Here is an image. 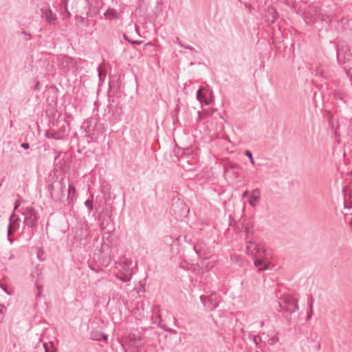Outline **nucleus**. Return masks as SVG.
<instances>
[{
	"mask_svg": "<svg viewBox=\"0 0 352 352\" xmlns=\"http://www.w3.org/2000/svg\"><path fill=\"white\" fill-rule=\"evenodd\" d=\"M43 346L45 352H54V346L52 343H44Z\"/></svg>",
	"mask_w": 352,
	"mask_h": 352,
	"instance_id": "a878e982",
	"label": "nucleus"
},
{
	"mask_svg": "<svg viewBox=\"0 0 352 352\" xmlns=\"http://www.w3.org/2000/svg\"><path fill=\"white\" fill-rule=\"evenodd\" d=\"M153 322L157 324L161 328L164 329L166 331H170V329L166 328L165 325L161 324L162 318L160 315H158L155 317H153L152 318Z\"/></svg>",
	"mask_w": 352,
	"mask_h": 352,
	"instance_id": "a211bd4d",
	"label": "nucleus"
},
{
	"mask_svg": "<svg viewBox=\"0 0 352 352\" xmlns=\"http://www.w3.org/2000/svg\"><path fill=\"white\" fill-rule=\"evenodd\" d=\"M79 19V21L80 23H83L85 20V17H82V16H79L78 17Z\"/></svg>",
	"mask_w": 352,
	"mask_h": 352,
	"instance_id": "79ce46f5",
	"label": "nucleus"
},
{
	"mask_svg": "<svg viewBox=\"0 0 352 352\" xmlns=\"http://www.w3.org/2000/svg\"><path fill=\"white\" fill-rule=\"evenodd\" d=\"M245 156H247L250 159V162L252 163V164L254 165V160L252 152L250 151H249V150H246L245 151Z\"/></svg>",
	"mask_w": 352,
	"mask_h": 352,
	"instance_id": "7c9ffc66",
	"label": "nucleus"
},
{
	"mask_svg": "<svg viewBox=\"0 0 352 352\" xmlns=\"http://www.w3.org/2000/svg\"><path fill=\"white\" fill-rule=\"evenodd\" d=\"M315 14L317 17L323 21L331 23V21L333 20V16L332 15L324 13L320 10H316Z\"/></svg>",
	"mask_w": 352,
	"mask_h": 352,
	"instance_id": "2eb2a0df",
	"label": "nucleus"
},
{
	"mask_svg": "<svg viewBox=\"0 0 352 352\" xmlns=\"http://www.w3.org/2000/svg\"><path fill=\"white\" fill-rule=\"evenodd\" d=\"M9 221L8 236L11 235L13 232L19 228L21 219L13 212L9 218Z\"/></svg>",
	"mask_w": 352,
	"mask_h": 352,
	"instance_id": "1a4fd4ad",
	"label": "nucleus"
},
{
	"mask_svg": "<svg viewBox=\"0 0 352 352\" xmlns=\"http://www.w3.org/2000/svg\"><path fill=\"white\" fill-rule=\"evenodd\" d=\"M316 74L320 76L321 77L327 78L328 76L327 74H325L322 66L318 67L316 69Z\"/></svg>",
	"mask_w": 352,
	"mask_h": 352,
	"instance_id": "5701e85b",
	"label": "nucleus"
},
{
	"mask_svg": "<svg viewBox=\"0 0 352 352\" xmlns=\"http://www.w3.org/2000/svg\"><path fill=\"white\" fill-rule=\"evenodd\" d=\"M104 15L107 19L112 20L117 17V12L114 9L109 8Z\"/></svg>",
	"mask_w": 352,
	"mask_h": 352,
	"instance_id": "f3484780",
	"label": "nucleus"
},
{
	"mask_svg": "<svg viewBox=\"0 0 352 352\" xmlns=\"http://www.w3.org/2000/svg\"><path fill=\"white\" fill-rule=\"evenodd\" d=\"M224 170H225V172L227 171V168L226 167L224 168Z\"/></svg>",
	"mask_w": 352,
	"mask_h": 352,
	"instance_id": "6e6d98bb",
	"label": "nucleus"
},
{
	"mask_svg": "<svg viewBox=\"0 0 352 352\" xmlns=\"http://www.w3.org/2000/svg\"><path fill=\"white\" fill-rule=\"evenodd\" d=\"M76 192V190L74 186L72 184H69L68 188V198H71V199L72 200Z\"/></svg>",
	"mask_w": 352,
	"mask_h": 352,
	"instance_id": "412c9836",
	"label": "nucleus"
},
{
	"mask_svg": "<svg viewBox=\"0 0 352 352\" xmlns=\"http://www.w3.org/2000/svg\"><path fill=\"white\" fill-rule=\"evenodd\" d=\"M148 45H153V44L151 43H147L145 44V47L148 46Z\"/></svg>",
	"mask_w": 352,
	"mask_h": 352,
	"instance_id": "3c124183",
	"label": "nucleus"
},
{
	"mask_svg": "<svg viewBox=\"0 0 352 352\" xmlns=\"http://www.w3.org/2000/svg\"><path fill=\"white\" fill-rule=\"evenodd\" d=\"M269 14L271 16L272 19H269L268 20L270 21L271 23H275V21L277 20L278 17V12L274 8H272L269 11Z\"/></svg>",
	"mask_w": 352,
	"mask_h": 352,
	"instance_id": "aec40b11",
	"label": "nucleus"
},
{
	"mask_svg": "<svg viewBox=\"0 0 352 352\" xmlns=\"http://www.w3.org/2000/svg\"><path fill=\"white\" fill-rule=\"evenodd\" d=\"M254 265L256 267H258L259 271H263L268 269V264L267 263H265L261 258H255Z\"/></svg>",
	"mask_w": 352,
	"mask_h": 352,
	"instance_id": "dca6fc26",
	"label": "nucleus"
},
{
	"mask_svg": "<svg viewBox=\"0 0 352 352\" xmlns=\"http://www.w3.org/2000/svg\"><path fill=\"white\" fill-rule=\"evenodd\" d=\"M194 250L196 252V253H197V254L198 255L199 257H202L203 256L204 254L201 252L200 244H196L194 246Z\"/></svg>",
	"mask_w": 352,
	"mask_h": 352,
	"instance_id": "c85d7f7f",
	"label": "nucleus"
},
{
	"mask_svg": "<svg viewBox=\"0 0 352 352\" xmlns=\"http://www.w3.org/2000/svg\"><path fill=\"white\" fill-rule=\"evenodd\" d=\"M245 6L246 8H248V9H250L252 8V5L250 3H245Z\"/></svg>",
	"mask_w": 352,
	"mask_h": 352,
	"instance_id": "37998d69",
	"label": "nucleus"
},
{
	"mask_svg": "<svg viewBox=\"0 0 352 352\" xmlns=\"http://www.w3.org/2000/svg\"><path fill=\"white\" fill-rule=\"evenodd\" d=\"M124 272L120 270L116 276L118 279L126 283L131 280L133 274V270L129 267L127 269L124 268Z\"/></svg>",
	"mask_w": 352,
	"mask_h": 352,
	"instance_id": "9b49d317",
	"label": "nucleus"
},
{
	"mask_svg": "<svg viewBox=\"0 0 352 352\" xmlns=\"http://www.w3.org/2000/svg\"><path fill=\"white\" fill-rule=\"evenodd\" d=\"M313 304H314V299L311 297V302L309 303V311L307 313V320H310L311 318L312 317V314H313Z\"/></svg>",
	"mask_w": 352,
	"mask_h": 352,
	"instance_id": "393cba45",
	"label": "nucleus"
},
{
	"mask_svg": "<svg viewBox=\"0 0 352 352\" xmlns=\"http://www.w3.org/2000/svg\"><path fill=\"white\" fill-rule=\"evenodd\" d=\"M65 186L62 182L52 184L50 188V192L53 199L60 200L63 197V189Z\"/></svg>",
	"mask_w": 352,
	"mask_h": 352,
	"instance_id": "423d86ee",
	"label": "nucleus"
},
{
	"mask_svg": "<svg viewBox=\"0 0 352 352\" xmlns=\"http://www.w3.org/2000/svg\"><path fill=\"white\" fill-rule=\"evenodd\" d=\"M297 302L296 298L287 294L279 298L278 305L280 311L292 314L298 309Z\"/></svg>",
	"mask_w": 352,
	"mask_h": 352,
	"instance_id": "f257e3e1",
	"label": "nucleus"
},
{
	"mask_svg": "<svg viewBox=\"0 0 352 352\" xmlns=\"http://www.w3.org/2000/svg\"><path fill=\"white\" fill-rule=\"evenodd\" d=\"M337 60L342 67L352 65V52L348 45H342L338 48Z\"/></svg>",
	"mask_w": 352,
	"mask_h": 352,
	"instance_id": "7ed1b4c3",
	"label": "nucleus"
},
{
	"mask_svg": "<svg viewBox=\"0 0 352 352\" xmlns=\"http://www.w3.org/2000/svg\"><path fill=\"white\" fill-rule=\"evenodd\" d=\"M209 264H210V263H208V264H207V265H206V267H210V268H211V267H213V265H210V266H209Z\"/></svg>",
	"mask_w": 352,
	"mask_h": 352,
	"instance_id": "09e8293b",
	"label": "nucleus"
},
{
	"mask_svg": "<svg viewBox=\"0 0 352 352\" xmlns=\"http://www.w3.org/2000/svg\"><path fill=\"white\" fill-rule=\"evenodd\" d=\"M239 166V165L236 164V163H232L230 164V168H232V169H235V168H237Z\"/></svg>",
	"mask_w": 352,
	"mask_h": 352,
	"instance_id": "4c0bfd02",
	"label": "nucleus"
},
{
	"mask_svg": "<svg viewBox=\"0 0 352 352\" xmlns=\"http://www.w3.org/2000/svg\"><path fill=\"white\" fill-rule=\"evenodd\" d=\"M124 263L125 265L129 266V265L131 264V261H130V260L124 261Z\"/></svg>",
	"mask_w": 352,
	"mask_h": 352,
	"instance_id": "58836bf2",
	"label": "nucleus"
},
{
	"mask_svg": "<svg viewBox=\"0 0 352 352\" xmlns=\"http://www.w3.org/2000/svg\"><path fill=\"white\" fill-rule=\"evenodd\" d=\"M239 1H241V0H238Z\"/></svg>",
	"mask_w": 352,
	"mask_h": 352,
	"instance_id": "13d9d810",
	"label": "nucleus"
},
{
	"mask_svg": "<svg viewBox=\"0 0 352 352\" xmlns=\"http://www.w3.org/2000/svg\"><path fill=\"white\" fill-rule=\"evenodd\" d=\"M284 1H285H285H288V0H284Z\"/></svg>",
	"mask_w": 352,
	"mask_h": 352,
	"instance_id": "4d7b16f0",
	"label": "nucleus"
},
{
	"mask_svg": "<svg viewBox=\"0 0 352 352\" xmlns=\"http://www.w3.org/2000/svg\"><path fill=\"white\" fill-rule=\"evenodd\" d=\"M197 98L199 100H202V91L201 89H198L197 91Z\"/></svg>",
	"mask_w": 352,
	"mask_h": 352,
	"instance_id": "72a5a7b5",
	"label": "nucleus"
},
{
	"mask_svg": "<svg viewBox=\"0 0 352 352\" xmlns=\"http://www.w3.org/2000/svg\"><path fill=\"white\" fill-rule=\"evenodd\" d=\"M248 194H249L248 190H245V191H244V192H243L242 197H243V198H244V197H247V196L248 195Z\"/></svg>",
	"mask_w": 352,
	"mask_h": 352,
	"instance_id": "ea45409f",
	"label": "nucleus"
},
{
	"mask_svg": "<svg viewBox=\"0 0 352 352\" xmlns=\"http://www.w3.org/2000/svg\"><path fill=\"white\" fill-rule=\"evenodd\" d=\"M341 26L342 31L352 30V19L343 17L338 21Z\"/></svg>",
	"mask_w": 352,
	"mask_h": 352,
	"instance_id": "f8f14e48",
	"label": "nucleus"
},
{
	"mask_svg": "<svg viewBox=\"0 0 352 352\" xmlns=\"http://www.w3.org/2000/svg\"><path fill=\"white\" fill-rule=\"evenodd\" d=\"M216 297L213 295H211L210 296H201V300L204 305V306L206 307L207 310L212 311L214 309L218 304L216 301H214L215 300Z\"/></svg>",
	"mask_w": 352,
	"mask_h": 352,
	"instance_id": "6e6552de",
	"label": "nucleus"
},
{
	"mask_svg": "<svg viewBox=\"0 0 352 352\" xmlns=\"http://www.w3.org/2000/svg\"><path fill=\"white\" fill-rule=\"evenodd\" d=\"M98 10H96V11L94 12V15H95V14H98Z\"/></svg>",
	"mask_w": 352,
	"mask_h": 352,
	"instance_id": "603ef678",
	"label": "nucleus"
},
{
	"mask_svg": "<svg viewBox=\"0 0 352 352\" xmlns=\"http://www.w3.org/2000/svg\"><path fill=\"white\" fill-rule=\"evenodd\" d=\"M261 192L258 188H255L252 190L250 196L249 204L252 206H255L256 204L260 201Z\"/></svg>",
	"mask_w": 352,
	"mask_h": 352,
	"instance_id": "ddd939ff",
	"label": "nucleus"
},
{
	"mask_svg": "<svg viewBox=\"0 0 352 352\" xmlns=\"http://www.w3.org/2000/svg\"><path fill=\"white\" fill-rule=\"evenodd\" d=\"M90 12H91V11L88 12L87 13V16H93V14H90Z\"/></svg>",
	"mask_w": 352,
	"mask_h": 352,
	"instance_id": "8fccbe9b",
	"label": "nucleus"
},
{
	"mask_svg": "<svg viewBox=\"0 0 352 352\" xmlns=\"http://www.w3.org/2000/svg\"><path fill=\"white\" fill-rule=\"evenodd\" d=\"M179 38H177V42H178V43L181 45V46H183V45L181 44V42L179 41Z\"/></svg>",
	"mask_w": 352,
	"mask_h": 352,
	"instance_id": "de8ad7c7",
	"label": "nucleus"
},
{
	"mask_svg": "<svg viewBox=\"0 0 352 352\" xmlns=\"http://www.w3.org/2000/svg\"><path fill=\"white\" fill-rule=\"evenodd\" d=\"M42 254H40V252H38V257L40 260L43 261L44 258H42Z\"/></svg>",
	"mask_w": 352,
	"mask_h": 352,
	"instance_id": "c03bdc74",
	"label": "nucleus"
},
{
	"mask_svg": "<svg viewBox=\"0 0 352 352\" xmlns=\"http://www.w3.org/2000/svg\"><path fill=\"white\" fill-rule=\"evenodd\" d=\"M247 253L249 254H254V250H256V252L258 251V250L256 248V245H254L250 242V244L247 245L246 247Z\"/></svg>",
	"mask_w": 352,
	"mask_h": 352,
	"instance_id": "4be33fe9",
	"label": "nucleus"
},
{
	"mask_svg": "<svg viewBox=\"0 0 352 352\" xmlns=\"http://www.w3.org/2000/svg\"><path fill=\"white\" fill-rule=\"evenodd\" d=\"M127 340L132 345L142 346L144 344V339L139 333H129Z\"/></svg>",
	"mask_w": 352,
	"mask_h": 352,
	"instance_id": "9d476101",
	"label": "nucleus"
},
{
	"mask_svg": "<svg viewBox=\"0 0 352 352\" xmlns=\"http://www.w3.org/2000/svg\"><path fill=\"white\" fill-rule=\"evenodd\" d=\"M256 339H257V336H254V338H253V341H254V342L255 343V344H256V345H257V344H258V342H257V340H256Z\"/></svg>",
	"mask_w": 352,
	"mask_h": 352,
	"instance_id": "a18cd8bd",
	"label": "nucleus"
},
{
	"mask_svg": "<svg viewBox=\"0 0 352 352\" xmlns=\"http://www.w3.org/2000/svg\"><path fill=\"white\" fill-rule=\"evenodd\" d=\"M109 87H110V88H111V87H112V82H109Z\"/></svg>",
	"mask_w": 352,
	"mask_h": 352,
	"instance_id": "864d4df0",
	"label": "nucleus"
},
{
	"mask_svg": "<svg viewBox=\"0 0 352 352\" xmlns=\"http://www.w3.org/2000/svg\"><path fill=\"white\" fill-rule=\"evenodd\" d=\"M21 205V202L19 200H16L15 201V203H14V211L13 212L14 213V211L20 206Z\"/></svg>",
	"mask_w": 352,
	"mask_h": 352,
	"instance_id": "f704fd0d",
	"label": "nucleus"
},
{
	"mask_svg": "<svg viewBox=\"0 0 352 352\" xmlns=\"http://www.w3.org/2000/svg\"><path fill=\"white\" fill-rule=\"evenodd\" d=\"M21 146L24 149H28L30 148V145L28 143H22L21 144Z\"/></svg>",
	"mask_w": 352,
	"mask_h": 352,
	"instance_id": "e433bc0d",
	"label": "nucleus"
},
{
	"mask_svg": "<svg viewBox=\"0 0 352 352\" xmlns=\"http://www.w3.org/2000/svg\"><path fill=\"white\" fill-rule=\"evenodd\" d=\"M85 205L88 208L89 212H91L93 210V201L91 199H87L85 202Z\"/></svg>",
	"mask_w": 352,
	"mask_h": 352,
	"instance_id": "c756f323",
	"label": "nucleus"
},
{
	"mask_svg": "<svg viewBox=\"0 0 352 352\" xmlns=\"http://www.w3.org/2000/svg\"><path fill=\"white\" fill-rule=\"evenodd\" d=\"M42 288H43L42 286L37 285V290H38V293H37V295H36L37 297H41V296Z\"/></svg>",
	"mask_w": 352,
	"mask_h": 352,
	"instance_id": "c9c22d12",
	"label": "nucleus"
},
{
	"mask_svg": "<svg viewBox=\"0 0 352 352\" xmlns=\"http://www.w3.org/2000/svg\"><path fill=\"white\" fill-rule=\"evenodd\" d=\"M98 72V76L100 80H104L106 77V72L102 70V67L99 65L97 68Z\"/></svg>",
	"mask_w": 352,
	"mask_h": 352,
	"instance_id": "cd10ccee",
	"label": "nucleus"
},
{
	"mask_svg": "<svg viewBox=\"0 0 352 352\" xmlns=\"http://www.w3.org/2000/svg\"><path fill=\"white\" fill-rule=\"evenodd\" d=\"M47 137L49 138L54 139V140H60V139H62V138L60 137L58 133H52L50 135H47Z\"/></svg>",
	"mask_w": 352,
	"mask_h": 352,
	"instance_id": "473e14b6",
	"label": "nucleus"
},
{
	"mask_svg": "<svg viewBox=\"0 0 352 352\" xmlns=\"http://www.w3.org/2000/svg\"><path fill=\"white\" fill-rule=\"evenodd\" d=\"M6 311V307L3 305H0V322L3 321Z\"/></svg>",
	"mask_w": 352,
	"mask_h": 352,
	"instance_id": "b1692460",
	"label": "nucleus"
},
{
	"mask_svg": "<svg viewBox=\"0 0 352 352\" xmlns=\"http://www.w3.org/2000/svg\"><path fill=\"white\" fill-rule=\"evenodd\" d=\"M124 38L132 45H140L142 43V41H133L130 39L125 34H123Z\"/></svg>",
	"mask_w": 352,
	"mask_h": 352,
	"instance_id": "bb28decb",
	"label": "nucleus"
},
{
	"mask_svg": "<svg viewBox=\"0 0 352 352\" xmlns=\"http://www.w3.org/2000/svg\"><path fill=\"white\" fill-rule=\"evenodd\" d=\"M38 87H39V82H37V83L36 84V85L34 87V89H38Z\"/></svg>",
	"mask_w": 352,
	"mask_h": 352,
	"instance_id": "49530a36",
	"label": "nucleus"
},
{
	"mask_svg": "<svg viewBox=\"0 0 352 352\" xmlns=\"http://www.w3.org/2000/svg\"><path fill=\"white\" fill-rule=\"evenodd\" d=\"M170 212L176 219H182L183 217H186L189 212V208L183 200L177 199L172 203Z\"/></svg>",
	"mask_w": 352,
	"mask_h": 352,
	"instance_id": "f03ea898",
	"label": "nucleus"
},
{
	"mask_svg": "<svg viewBox=\"0 0 352 352\" xmlns=\"http://www.w3.org/2000/svg\"><path fill=\"white\" fill-rule=\"evenodd\" d=\"M182 47H185L186 49H188L190 50H193L194 48L190 45H183Z\"/></svg>",
	"mask_w": 352,
	"mask_h": 352,
	"instance_id": "a19ab883",
	"label": "nucleus"
},
{
	"mask_svg": "<svg viewBox=\"0 0 352 352\" xmlns=\"http://www.w3.org/2000/svg\"><path fill=\"white\" fill-rule=\"evenodd\" d=\"M189 263L186 262V261H183L180 263L179 267L184 270H189L188 267Z\"/></svg>",
	"mask_w": 352,
	"mask_h": 352,
	"instance_id": "2f4dec72",
	"label": "nucleus"
},
{
	"mask_svg": "<svg viewBox=\"0 0 352 352\" xmlns=\"http://www.w3.org/2000/svg\"><path fill=\"white\" fill-rule=\"evenodd\" d=\"M90 338L93 340L100 341L102 340L107 342L108 337L99 331H92L90 333Z\"/></svg>",
	"mask_w": 352,
	"mask_h": 352,
	"instance_id": "4468645a",
	"label": "nucleus"
},
{
	"mask_svg": "<svg viewBox=\"0 0 352 352\" xmlns=\"http://www.w3.org/2000/svg\"><path fill=\"white\" fill-rule=\"evenodd\" d=\"M245 232H246L247 233H248V227H246V228H245Z\"/></svg>",
	"mask_w": 352,
	"mask_h": 352,
	"instance_id": "5fc2aeb1",
	"label": "nucleus"
},
{
	"mask_svg": "<svg viewBox=\"0 0 352 352\" xmlns=\"http://www.w3.org/2000/svg\"><path fill=\"white\" fill-rule=\"evenodd\" d=\"M59 67L65 72L76 70V61L72 57L67 55H61L58 57Z\"/></svg>",
	"mask_w": 352,
	"mask_h": 352,
	"instance_id": "39448f33",
	"label": "nucleus"
},
{
	"mask_svg": "<svg viewBox=\"0 0 352 352\" xmlns=\"http://www.w3.org/2000/svg\"><path fill=\"white\" fill-rule=\"evenodd\" d=\"M333 98L336 100L343 101L344 103L346 102V101H345V95L343 93H342L341 91H338V90H336L333 92Z\"/></svg>",
	"mask_w": 352,
	"mask_h": 352,
	"instance_id": "6ab92c4d",
	"label": "nucleus"
},
{
	"mask_svg": "<svg viewBox=\"0 0 352 352\" xmlns=\"http://www.w3.org/2000/svg\"><path fill=\"white\" fill-rule=\"evenodd\" d=\"M42 12V18L44 19L48 23L54 25L56 22L57 17L55 13L47 5L43 6L41 8Z\"/></svg>",
	"mask_w": 352,
	"mask_h": 352,
	"instance_id": "0eeeda50",
	"label": "nucleus"
},
{
	"mask_svg": "<svg viewBox=\"0 0 352 352\" xmlns=\"http://www.w3.org/2000/svg\"><path fill=\"white\" fill-rule=\"evenodd\" d=\"M23 214L24 215L23 223L25 226L32 228L37 226L39 214L34 208L32 207L27 208Z\"/></svg>",
	"mask_w": 352,
	"mask_h": 352,
	"instance_id": "20e7f679",
	"label": "nucleus"
}]
</instances>
